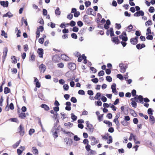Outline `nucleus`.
Here are the masks:
<instances>
[{
	"mask_svg": "<svg viewBox=\"0 0 155 155\" xmlns=\"http://www.w3.org/2000/svg\"><path fill=\"white\" fill-rule=\"evenodd\" d=\"M119 66L120 68V71L121 73H124L126 71V69L127 68V65L124 66V64L122 63H120L119 64Z\"/></svg>",
	"mask_w": 155,
	"mask_h": 155,
	"instance_id": "nucleus-1",
	"label": "nucleus"
},
{
	"mask_svg": "<svg viewBox=\"0 0 155 155\" xmlns=\"http://www.w3.org/2000/svg\"><path fill=\"white\" fill-rule=\"evenodd\" d=\"M136 96L138 97L137 99L139 100L140 103L142 104H143V96L141 95L138 96L137 95Z\"/></svg>",
	"mask_w": 155,
	"mask_h": 155,
	"instance_id": "nucleus-24",
	"label": "nucleus"
},
{
	"mask_svg": "<svg viewBox=\"0 0 155 155\" xmlns=\"http://www.w3.org/2000/svg\"><path fill=\"white\" fill-rule=\"evenodd\" d=\"M87 93V94L90 96H92L94 94L93 91L92 90H88Z\"/></svg>",
	"mask_w": 155,
	"mask_h": 155,
	"instance_id": "nucleus-64",
	"label": "nucleus"
},
{
	"mask_svg": "<svg viewBox=\"0 0 155 155\" xmlns=\"http://www.w3.org/2000/svg\"><path fill=\"white\" fill-rule=\"evenodd\" d=\"M39 68L40 72L41 73H44L46 69V66L43 64L39 66Z\"/></svg>",
	"mask_w": 155,
	"mask_h": 155,
	"instance_id": "nucleus-5",
	"label": "nucleus"
},
{
	"mask_svg": "<svg viewBox=\"0 0 155 155\" xmlns=\"http://www.w3.org/2000/svg\"><path fill=\"white\" fill-rule=\"evenodd\" d=\"M20 142V140L16 142V143L13 145V147L14 148H16L19 145Z\"/></svg>",
	"mask_w": 155,
	"mask_h": 155,
	"instance_id": "nucleus-38",
	"label": "nucleus"
},
{
	"mask_svg": "<svg viewBox=\"0 0 155 155\" xmlns=\"http://www.w3.org/2000/svg\"><path fill=\"white\" fill-rule=\"evenodd\" d=\"M57 65L58 67L61 68H63L64 66V64L63 63L58 64Z\"/></svg>",
	"mask_w": 155,
	"mask_h": 155,
	"instance_id": "nucleus-60",
	"label": "nucleus"
},
{
	"mask_svg": "<svg viewBox=\"0 0 155 155\" xmlns=\"http://www.w3.org/2000/svg\"><path fill=\"white\" fill-rule=\"evenodd\" d=\"M77 25L79 27H81L83 26V24L81 21H78L77 22Z\"/></svg>",
	"mask_w": 155,
	"mask_h": 155,
	"instance_id": "nucleus-63",
	"label": "nucleus"
},
{
	"mask_svg": "<svg viewBox=\"0 0 155 155\" xmlns=\"http://www.w3.org/2000/svg\"><path fill=\"white\" fill-rule=\"evenodd\" d=\"M144 15V13L143 11L142 10L139 11L135 13L134 15L135 17H139L140 16H143Z\"/></svg>",
	"mask_w": 155,
	"mask_h": 155,
	"instance_id": "nucleus-4",
	"label": "nucleus"
},
{
	"mask_svg": "<svg viewBox=\"0 0 155 155\" xmlns=\"http://www.w3.org/2000/svg\"><path fill=\"white\" fill-rule=\"evenodd\" d=\"M61 58L63 60L65 61H68L69 60V58L66 55L64 54H62L61 55Z\"/></svg>",
	"mask_w": 155,
	"mask_h": 155,
	"instance_id": "nucleus-13",
	"label": "nucleus"
},
{
	"mask_svg": "<svg viewBox=\"0 0 155 155\" xmlns=\"http://www.w3.org/2000/svg\"><path fill=\"white\" fill-rule=\"evenodd\" d=\"M150 28V27H149L147 29L146 35H148L152 33L151 30Z\"/></svg>",
	"mask_w": 155,
	"mask_h": 155,
	"instance_id": "nucleus-45",
	"label": "nucleus"
},
{
	"mask_svg": "<svg viewBox=\"0 0 155 155\" xmlns=\"http://www.w3.org/2000/svg\"><path fill=\"white\" fill-rule=\"evenodd\" d=\"M106 80L109 82H111L112 81V78L111 77L109 76H107L106 77Z\"/></svg>",
	"mask_w": 155,
	"mask_h": 155,
	"instance_id": "nucleus-43",
	"label": "nucleus"
},
{
	"mask_svg": "<svg viewBox=\"0 0 155 155\" xmlns=\"http://www.w3.org/2000/svg\"><path fill=\"white\" fill-rule=\"evenodd\" d=\"M152 24V22L151 20H149L145 22V25L146 26L151 25Z\"/></svg>",
	"mask_w": 155,
	"mask_h": 155,
	"instance_id": "nucleus-33",
	"label": "nucleus"
},
{
	"mask_svg": "<svg viewBox=\"0 0 155 155\" xmlns=\"http://www.w3.org/2000/svg\"><path fill=\"white\" fill-rule=\"evenodd\" d=\"M119 37L120 39L122 40L123 41H127L128 38L127 36H123V35H120Z\"/></svg>",
	"mask_w": 155,
	"mask_h": 155,
	"instance_id": "nucleus-28",
	"label": "nucleus"
},
{
	"mask_svg": "<svg viewBox=\"0 0 155 155\" xmlns=\"http://www.w3.org/2000/svg\"><path fill=\"white\" fill-rule=\"evenodd\" d=\"M41 106L42 108H44L46 110H49V107L46 104H42Z\"/></svg>",
	"mask_w": 155,
	"mask_h": 155,
	"instance_id": "nucleus-21",
	"label": "nucleus"
},
{
	"mask_svg": "<svg viewBox=\"0 0 155 155\" xmlns=\"http://www.w3.org/2000/svg\"><path fill=\"white\" fill-rule=\"evenodd\" d=\"M152 111V109L150 108H149L147 110V113L149 114H150V115H152L153 114Z\"/></svg>",
	"mask_w": 155,
	"mask_h": 155,
	"instance_id": "nucleus-55",
	"label": "nucleus"
},
{
	"mask_svg": "<svg viewBox=\"0 0 155 155\" xmlns=\"http://www.w3.org/2000/svg\"><path fill=\"white\" fill-rule=\"evenodd\" d=\"M20 131L19 132L21 136H23L24 134L25 130L24 127L22 126L21 125H20L19 127Z\"/></svg>",
	"mask_w": 155,
	"mask_h": 155,
	"instance_id": "nucleus-10",
	"label": "nucleus"
},
{
	"mask_svg": "<svg viewBox=\"0 0 155 155\" xmlns=\"http://www.w3.org/2000/svg\"><path fill=\"white\" fill-rule=\"evenodd\" d=\"M78 94H79L84 95L85 94V92L84 91L80 90L78 91Z\"/></svg>",
	"mask_w": 155,
	"mask_h": 155,
	"instance_id": "nucleus-54",
	"label": "nucleus"
},
{
	"mask_svg": "<svg viewBox=\"0 0 155 155\" xmlns=\"http://www.w3.org/2000/svg\"><path fill=\"white\" fill-rule=\"evenodd\" d=\"M80 15V13L79 12L76 11L74 15V16L75 17H78Z\"/></svg>",
	"mask_w": 155,
	"mask_h": 155,
	"instance_id": "nucleus-51",
	"label": "nucleus"
},
{
	"mask_svg": "<svg viewBox=\"0 0 155 155\" xmlns=\"http://www.w3.org/2000/svg\"><path fill=\"white\" fill-rule=\"evenodd\" d=\"M1 35L2 36H4V37L5 38H8L7 34L6 33H5V31L4 30L2 31Z\"/></svg>",
	"mask_w": 155,
	"mask_h": 155,
	"instance_id": "nucleus-35",
	"label": "nucleus"
},
{
	"mask_svg": "<svg viewBox=\"0 0 155 155\" xmlns=\"http://www.w3.org/2000/svg\"><path fill=\"white\" fill-rule=\"evenodd\" d=\"M145 47V45L143 44H139L136 45L137 48L138 49H141Z\"/></svg>",
	"mask_w": 155,
	"mask_h": 155,
	"instance_id": "nucleus-16",
	"label": "nucleus"
},
{
	"mask_svg": "<svg viewBox=\"0 0 155 155\" xmlns=\"http://www.w3.org/2000/svg\"><path fill=\"white\" fill-rule=\"evenodd\" d=\"M72 31L74 32H77L78 31V28L76 26H74L73 28Z\"/></svg>",
	"mask_w": 155,
	"mask_h": 155,
	"instance_id": "nucleus-61",
	"label": "nucleus"
},
{
	"mask_svg": "<svg viewBox=\"0 0 155 155\" xmlns=\"http://www.w3.org/2000/svg\"><path fill=\"white\" fill-rule=\"evenodd\" d=\"M104 123L105 124L108 125V127H111L112 126V123L109 121L104 120Z\"/></svg>",
	"mask_w": 155,
	"mask_h": 155,
	"instance_id": "nucleus-32",
	"label": "nucleus"
},
{
	"mask_svg": "<svg viewBox=\"0 0 155 155\" xmlns=\"http://www.w3.org/2000/svg\"><path fill=\"white\" fill-rule=\"evenodd\" d=\"M93 10L91 8H88L86 11V13L88 15H93L92 13L93 12Z\"/></svg>",
	"mask_w": 155,
	"mask_h": 155,
	"instance_id": "nucleus-19",
	"label": "nucleus"
},
{
	"mask_svg": "<svg viewBox=\"0 0 155 155\" xmlns=\"http://www.w3.org/2000/svg\"><path fill=\"white\" fill-rule=\"evenodd\" d=\"M67 25H69V24L67 23ZM75 25H76L75 22L73 21H71L70 22L69 24V25L72 27H73V26H74Z\"/></svg>",
	"mask_w": 155,
	"mask_h": 155,
	"instance_id": "nucleus-37",
	"label": "nucleus"
},
{
	"mask_svg": "<svg viewBox=\"0 0 155 155\" xmlns=\"http://www.w3.org/2000/svg\"><path fill=\"white\" fill-rule=\"evenodd\" d=\"M37 52L40 58H42L43 54V50L42 48H39L38 49Z\"/></svg>",
	"mask_w": 155,
	"mask_h": 155,
	"instance_id": "nucleus-7",
	"label": "nucleus"
},
{
	"mask_svg": "<svg viewBox=\"0 0 155 155\" xmlns=\"http://www.w3.org/2000/svg\"><path fill=\"white\" fill-rule=\"evenodd\" d=\"M10 89L7 87H5L4 89V92L5 94H7L10 92Z\"/></svg>",
	"mask_w": 155,
	"mask_h": 155,
	"instance_id": "nucleus-31",
	"label": "nucleus"
},
{
	"mask_svg": "<svg viewBox=\"0 0 155 155\" xmlns=\"http://www.w3.org/2000/svg\"><path fill=\"white\" fill-rule=\"evenodd\" d=\"M72 143V140L71 139H68V141L66 142V144L67 145H71Z\"/></svg>",
	"mask_w": 155,
	"mask_h": 155,
	"instance_id": "nucleus-49",
	"label": "nucleus"
},
{
	"mask_svg": "<svg viewBox=\"0 0 155 155\" xmlns=\"http://www.w3.org/2000/svg\"><path fill=\"white\" fill-rule=\"evenodd\" d=\"M64 125L68 128H70L73 126V124L70 122H68L64 123Z\"/></svg>",
	"mask_w": 155,
	"mask_h": 155,
	"instance_id": "nucleus-25",
	"label": "nucleus"
},
{
	"mask_svg": "<svg viewBox=\"0 0 155 155\" xmlns=\"http://www.w3.org/2000/svg\"><path fill=\"white\" fill-rule=\"evenodd\" d=\"M91 81L94 83L96 84L98 82V79L97 78H95L92 79Z\"/></svg>",
	"mask_w": 155,
	"mask_h": 155,
	"instance_id": "nucleus-57",
	"label": "nucleus"
},
{
	"mask_svg": "<svg viewBox=\"0 0 155 155\" xmlns=\"http://www.w3.org/2000/svg\"><path fill=\"white\" fill-rule=\"evenodd\" d=\"M60 9L59 7H57L55 11V14L56 15H59L61 14V12L60 11Z\"/></svg>",
	"mask_w": 155,
	"mask_h": 155,
	"instance_id": "nucleus-29",
	"label": "nucleus"
},
{
	"mask_svg": "<svg viewBox=\"0 0 155 155\" xmlns=\"http://www.w3.org/2000/svg\"><path fill=\"white\" fill-rule=\"evenodd\" d=\"M8 52V49L7 48H5L4 49L3 51V55L2 58L4 59H5L7 53Z\"/></svg>",
	"mask_w": 155,
	"mask_h": 155,
	"instance_id": "nucleus-18",
	"label": "nucleus"
},
{
	"mask_svg": "<svg viewBox=\"0 0 155 155\" xmlns=\"http://www.w3.org/2000/svg\"><path fill=\"white\" fill-rule=\"evenodd\" d=\"M74 140L78 141L80 140V138L78 137L77 135H74Z\"/></svg>",
	"mask_w": 155,
	"mask_h": 155,
	"instance_id": "nucleus-62",
	"label": "nucleus"
},
{
	"mask_svg": "<svg viewBox=\"0 0 155 155\" xmlns=\"http://www.w3.org/2000/svg\"><path fill=\"white\" fill-rule=\"evenodd\" d=\"M73 17V14H69L67 16V18L68 19H69V20H71Z\"/></svg>",
	"mask_w": 155,
	"mask_h": 155,
	"instance_id": "nucleus-53",
	"label": "nucleus"
},
{
	"mask_svg": "<svg viewBox=\"0 0 155 155\" xmlns=\"http://www.w3.org/2000/svg\"><path fill=\"white\" fill-rule=\"evenodd\" d=\"M97 143L96 139L94 137H92L91 139V145L93 146L94 145Z\"/></svg>",
	"mask_w": 155,
	"mask_h": 155,
	"instance_id": "nucleus-12",
	"label": "nucleus"
},
{
	"mask_svg": "<svg viewBox=\"0 0 155 155\" xmlns=\"http://www.w3.org/2000/svg\"><path fill=\"white\" fill-rule=\"evenodd\" d=\"M109 139L107 141V143L110 144L112 142V138L111 136H109Z\"/></svg>",
	"mask_w": 155,
	"mask_h": 155,
	"instance_id": "nucleus-58",
	"label": "nucleus"
},
{
	"mask_svg": "<svg viewBox=\"0 0 155 155\" xmlns=\"http://www.w3.org/2000/svg\"><path fill=\"white\" fill-rule=\"evenodd\" d=\"M32 152L35 155H38V150L36 149L35 147H33L32 148Z\"/></svg>",
	"mask_w": 155,
	"mask_h": 155,
	"instance_id": "nucleus-27",
	"label": "nucleus"
},
{
	"mask_svg": "<svg viewBox=\"0 0 155 155\" xmlns=\"http://www.w3.org/2000/svg\"><path fill=\"white\" fill-rule=\"evenodd\" d=\"M69 86L68 84H64L63 86V88L65 91H68L69 89Z\"/></svg>",
	"mask_w": 155,
	"mask_h": 155,
	"instance_id": "nucleus-41",
	"label": "nucleus"
},
{
	"mask_svg": "<svg viewBox=\"0 0 155 155\" xmlns=\"http://www.w3.org/2000/svg\"><path fill=\"white\" fill-rule=\"evenodd\" d=\"M104 74V72L103 71H100L98 73V75L100 77L103 76Z\"/></svg>",
	"mask_w": 155,
	"mask_h": 155,
	"instance_id": "nucleus-42",
	"label": "nucleus"
},
{
	"mask_svg": "<svg viewBox=\"0 0 155 155\" xmlns=\"http://www.w3.org/2000/svg\"><path fill=\"white\" fill-rule=\"evenodd\" d=\"M83 20L84 22H86L87 23L89 22H88V17L87 15H84L83 17Z\"/></svg>",
	"mask_w": 155,
	"mask_h": 155,
	"instance_id": "nucleus-34",
	"label": "nucleus"
},
{
	"mask_svg": "<svg viewBox=\"0 0 155 155\" xmlns=\"http://www.w3.org/2000/svg\"><path fill=\"white\" fill-rule=\"evenodd\" d=\"M11 58L12 59V63L15 64L17 62V59L15 56H13Z\"/></svg>",
	"mask_w": 155,
	"mask_h": 155,
	"instance_id": "nucleus-36",
	"label": "nucleus"
},
{
	"mask_svg": "<svg viewBox=\"0 0 155 155\" xmlns=\"http://www.w3.org/2000/svg\"><path fill=\"white\" fill-rule=\"evenodd\" d=\"M85 5L86 7H87L91 5V3L90 1H86L85 2Z\"/></svg>",
	"mask_w": 155,
	"mask_h": 155,
	"instance_id": "nucleus-56",
	"label": "nucleus"
},
{
	"mask_svg": "<svg viewBox=\"0 0 155 155\" xmlns=\"http://www.w3.org/2000/svg\"><path fill=\"white\" fill-rule=\"evenodd\" d=\"M35 130L33 129H30L29 131V134L30 135H31L32 134L35 132Z\"/></svg>",
	"mask_w": 155,
	"mask_h": 155,
	"instance_id": "nucleus-47",
	"label": "nucleus"
},
{
	"mask_svg": "<svg viewBox=\"0 0 155 155\" xmlns=\"http://www.w3.org/2000/svg\"><path fill=\"white\" fill-rule=\"evenodd\" d=\"M115 25V28L117 29H120L121 28V26L120 24L116 23Z\"/></svg>",
	"mask_w": 155,
	"mask_h": 155,
	"instance_id": "nucleus-50",
	"label": "nucleus"
},
{
	"mask_svg": "<svg viewBox=\"0 0 155 155\" xmlns=\"http://www.w3.org/2000/svg\"><path fill=\"white\" fill-rule=\"evenodd\" d=\"M71 36L74 39H77L78 38L77 35L75 33H72L71 34Z\"/></svg>",
	"mask_w": 155,
	"mask_h": 155,
	"instance_id": "nucleus-48",
	"label": "nucleus"
},
{
	"mask_svg": "<svg viewBox=\"0 0 155 155\" xmlns=\"http://www.w3.org/2000/svg\"><path fill=\"white\" fill-rule=\"evenodd\" d=\"M13 16V15H12V13L10 12H8L6 14H4L3 17H8L9 18H11Z\"/></svg>",
	"mask_w": 155,
	"mask_h": 155,
	"instance_id": "nucleus-14",
	"label": "nucleus"
},
{
	"mask_svg": "<svg viewBox=\"0 0 155 155\" xmlns=\"http://www.w3.org/2000/svg\"><path fill=\"white\" fill-rule=\"evenodd\" d=\"M117 78H119L121 80L123 79V76L120 74H117Z\"/></svg>",
	"mask_w": 155,
	"mask_h": 155,
	"instance_id": "nucleus-59",
	"label": "nucleus"
},
{
	"mask_svg": "<svg viewBox=\"0 0 155 155\" xmlns=\"http://www.w3.org/2000/svg\"><path fill=\"white\" fill-rule=\"evenodd\" d=\"M130 104L132 105V107L134 108H136L137 107V104L136 101H132L130 103Z\"/></svg>",
	"mask_w": 155,
	"mask_h": 155,
	"instance_id": "nucleus-39",
	"label": "nucleus"
},
{
	"mask_svg": "<svg viewBox=\"0 0 155 155\" xmlns=\"http://www.w3.org/2000/svg\"><path fill=\"white\" fill-rule=\"evenodd\" d=\"M111 40L113 42L117 44H118L119 43V41L117 36L112 38L111 39Z\"/></svg>",
	"mask_w": 155,
	"mask_h": 155,
	"instance_id": "nucleus-15",
	"label": "nucleus"
},
{
	"mask_svg": "<svg viewBox=\"0 0 155 155\" xmlns=\"http://www.w3.org/2000/svg\"><path fill=\"white\" fill-rule=\"evenodd\" d=\"M19 117L21 119H24L26 117V114L25 113H18Z\"/></svg>",
	"mask_w": 155,
	"mask_h": 155,
	"instance_id": "nucleus-17",
	"label": "nucleus"
},
{
	"mask_svg": "<svg viewBox=\"0 0 155 155\" xmlns=\"http://www.w3.org/2000/svg\"><path fill=\"white\" fill-rule=\"evenodd\" d=\"M60 59V58L59 55L56 54L52 58V60L54 62H59Z\"/></svg>",
	"mask_w": 155,
	"mask_h": 155,
	"instance_id": "nucleus-6",
	"label": "nucleus"
},
{
	"mask_svg": "<svg viewBox=\"0 0 155 155\" xmlns=\"http://www.w3.org/2000/svg\"><path fill=\"white\" fill-rule=\"evenodd\" d=\"M133 28V26L131 25H130L128 27L126 28V30L127 31L130 32L131 31L132 29Z\"/></svg>",
	"mask_w": 155,
	"mask_h": 155,
	"instance_id": "nucleus-30",
	"label": "nucleus"
},
{
	"mask_svg": "<svg viewBox=\"0 0 155 155\" xmlns=\"http://www.w3.org/2000/svg\"><path fill=\"white\" fill-rule=\"evenodd\" d=\"M34 82H35L36 87L38 88L40 87L41 86V84L39 82L38 80L35 77H34Z\"/></svg>",
	"mask_w": 155,
	"mask_h": 155,
	"instance_id": "nucleus-8",
	"label": "nucleus"
},
{
	"mask_svg": "<svg viewBox=\"0 0 155 155\" xmlns=\"http://www.w3.org/2000/svg\"><path fill=\"white\" fill-rule=\"evenodd\" d=\"M148 10L150 12L153 13L154 12L155 9L153 7L151 6L150 7Z\"/></svg>",
	"mask_w": 155,
	"mask_h": 155,
	"instance_id": "nucleus-40",
	"label": "nucleus"
},
{
	"mask_svg": "<svg viewBox=\"0 0 155 155\" xmlns=\"http://www.w3.org/2000/svg\"><path fill=\"white\" fill-rule=\"evenodd\" d=\"M130 43L133 45H135L138 42V41L135 40L134 38H131L130 39Z\"/></svg>",
	"mask_w": 155,
	"mask_h": 155,
	"instance_id": "nucleus-26",
	"label": "nucleus"
},
{
	"mask_svg": "<svg viewBox=\"0 0 155 155\" xmlns=\"http://www.w3.org/2000/svg\"><path fill=\"white\" fill-rule=\"evenodd\" d=\"M0 3L1 5L2 6L4 7H8V2L7 1L5 2L4 1H0Z\"/></svg>",
	"mask_w": 155,
	"mask_h": 155,
	"instance_id": "nucleus-9",
	"label": "nucleus"
},
{
	"mask_svg": "<svg viewBox=\"0 0 155 155\" xmlns=\"http://www.w3.org/2000/svg\"><path fill=\"white\" fill-rule=\"evenodd\" d=\"M68 67L71 70H74L76 68V66L74 63H70L68 64Z\"/></svg>",
	"mask_w": 155,
	"mask_h": 155,
	"instance_id": "nucleus-2",
	"label": "nucleus"
},
{
	"mask_svg": "<svg viewBox=\"0 0 155 155\" xmlns=\"http://www.w3.org/2000/svg\"><path fill=\"white\" fill-rule=\"evenodd\" d=\"M101 97V93L98 92L96 94L95 96L94 97V98L97 100H100L101 99L100 97Z\"/></svg>",
	"mask_w": 155,
	"mask_h": 155,
	"instance_id": "nucleus-20",
	"label": "nucleus"
},
{
	"mask_svg": "<svg viewBox=\"0 0 155 155\" xmlns=\"http://www.w3.org/2000/svg\"><path fill=\"white\" fill-rule=\"evenodd\" d=\"M71 118L72 120L71 122H73L74 121L76 120L77 119V117L73 113H71Z\"/></svg>",
	"mask_w": 155,
	"mask_h": 155,
	"instance_id": "nucleus-23",
	"label": "nucleus"
},
{
	"mask_svg": "<svg viewBox=\"0 0 155 155\" xmlns=\"http://www.w3.org/2000/svg\"><path fill=\"white\" fill-rule=\"evenodd\" d=\"M149 120L152 123V124H153L155 122V118L152 115L150 116Z\"/></svg>",
	"mask_w": 155,
	"mask_h": 155,
	"instance_id": "nucleus-22",
	"label": "nucleus"
},
{
	"mask_svg": "<svg viewBox=\"0 0 155 155\" xmlns=\"http://www.w3.org/2000/svg\"><path fill=\"white\" fill-rule=\"evenodd\" d=\"M110 24V22L109 20L108 19L107 20L105 24L104 25V27L106 29H108L109 28V25Z\"/></svg>",
	"mask_w": 155,
	"mask_h": 155,
	"instance_id": "nucleus-11",
	"label": "nucleus"
},
{
	"mask_svg": "<svg viewBox=\"0 0 155 155\" xmlns=\"http://www.w3.org/2000/svg\"><path fill=\"white\" fill-rule=\"evenodd\" d=\"M71 101L73 103L77 102V99L75 97H72L71 99Z\"/></svg>",
	"mask_w": 155,
	"mask_h": 155,
	"instance_id": "nucleus-46",
	"label": "nucleus"
},
{
	"mask_svg": "<svg viewBox=\"0 0 155 155\" xmlns=\"http://www.w3.org/2000/svg\"><path fill=\"white\" fill-rule=\"evenodd\" d=\"M147 36L146 37V38L147 40H152L153 39V36L151 35H147Z\"/></svg>",
	"mask_w": 155,
	"mask_h": 155,
	"instance_id": "nucleus-44",
	"label": "nucleus"
},
{
	"mask_svg": "<svg viewBox=\"0 0 155 155\" xmlns=\"http://www.w3.org/2000/svg\"><path fill=\"white\" fill-rule=\"evenodd\" d=\"M132 138L134 140L135 143L137 144H139L140 143V142H136V136L134 135L132 133H130V136L129 138V140H131Z\"/></svg>",
	"mask_w": 155,
	"mask_h": 155,
	"instance_id": "nucleus-3",
	"label": "nucleus"
},
{
	"mask_svg": "<svg viewBox=\"0 0 155 155\" xmlns=\"http://www.w3.org/2000/svg\"><path fill=\"white\" fill-rule=\"evenodd\" d=\"M35 55L32 54L30 57V61H35Z\"/></svg>",
	"mask_w": 155,
	"mask_h": 155,
	"instance_id": "nucleus-52",
	"label": "nucleus"
}]
</instances>
